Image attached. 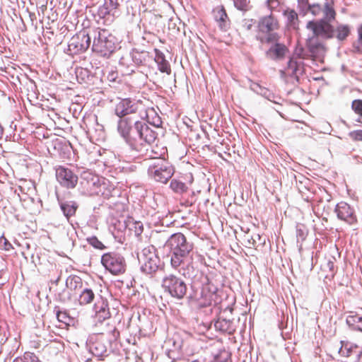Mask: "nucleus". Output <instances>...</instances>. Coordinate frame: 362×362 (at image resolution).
<instances>
[{
	"label": "nucleus",
	"instance_id": "nucleus-1",
	"mask_svg": "<svg viewBox=\"0 0 362 362\" xmlns=\"http://www.w3.org/2000/svg\"><path fill=\"white\" fill-rule=\"evenodd\" d=\"M165 246L169 251L171 267L192 281L189 300L202 308L217 304L220 301L218 288L199 270V264L195 260L197 255L194 251V243L182 233H176L168 238Z\"/></svg>",
	"mask_w": 362,
	"mask_h": 362
},
{
	"label": "nucleus",
	"instance_id": "nucleus-2",
	"mask_svg": "<svg viewBox=\"0 0 362 362\" xmlns=\"http://www.w3.org/2000/svg\"><path fill=\"white\" fill-rule=\"evenodd\" d=\"M138 109V102L129 98L121 99L114 109L117 117V132L128 146L130 159L146 155L148 146L158 136L157 132L134 115Z\"/></svg>",
	"mask_w": 362,
	"mask_h": 362
},
{
	"label": "nucleus",
	"instance_id": "nucleus-3",
	"mask_svg": "<svg viewBox=\"0 0 362 362\" xmlns=\"http://www.w3.org/2000/svg\"><path fill=\"white\" fill-rule=\"evenodd\" d=\"M92 52L97 56L109 59L117 51L119 42L108 30L95 28L92 30Z\"/></svg>",
	"mask_w": 362,
	"mask_h": 362
},
{
	"label": "nucleus",
	"instance_id": "nucleus-4",
	"mask_svg": "<svg viewBox=\"0 0 362 362\" xmlns=\"http://www.w3.org/2000/svg\"><path fill=\"white\" fill-rule=\"evenodd\" d=\"M140 271L145 275L152 278L164 269V262L157 254L156 248L153 245L144 247L137 255Z\"/></svg>",
	"mask_w": 362,
	"mask_h": 362
},
{
	"label": "nucleus",
	"instance_id": "nucleus-5",
	"mask_svg": "<svg viewBox=\"0 0 362 362\" xmlns=\"http://www.w3.org/2000/svg\"><path fill=\"white\" fill-rule=\"evenodd\" d=\"M150 178L157 182L165 184L173 177L175 169L173 165L163 158H156L147 170Z\"/></svg>",
	"mask_w": 362,
	"mask_h": 362
},
{
	"label": "nucleus",
	"instance_id": "nucleus-6",
	"mask_svg": "<svg viewBox=\"0 0 362 362\" xmlns=\"http://www.w3.org/2000/svg\"><path fill=\"white\" fill-rule=\"evenodd\" d=\"M161 286L165 293L178 300L186 296L188 290L185 281L181 277L173 274L163 277Z\"/></svg>",
	"mask_w": 362,
	"mask_h": 362
},
{
	"label": "nucleus",
	"instance_id": "nucleus-7",
	"mask_svg": "<svg viewBox=\"0 0 362 362\" xmlns=\"http://www.w3.org/2000/svg\"><path fill=\"white\" fill-rule=\"evenodd\" d=\"M101 264L105 269L114 275L124 274L126 271V261L119 253L109 252L104 253L101 257Z\"/></svg>",
	"mask_w": 362,
	"mask_h": 362
},
{
	"label": "nucleus",
	"instance_id": "nucleus-8",
	"mask_svg": "<svg viewBox=\"0 0 362 362\" xmlns=\"http://www.w3.org/2000/svg\"><path fill=\"white\" fill-rule=\"evenodd\" d=\"M110 341L104 334H97L89 337L86 346L90 353L98 358H104L109 355L108 346Z\"/></svg>",
	"mask_w": 362,
	"mask_h": 362
},
{
	"label": "nucleus",
	"instance_id": "nucleus-9",
	"mask_svg": "<svg viewBox=\"0 0 362 362\" xmlns=\"http://www.w3.org/2000/svg\"><path fill=\"white\" fill-rule=\"evenodd\" d=\"M57 181L61 187L66 189H74L78 182V173L71 167L55 165L54 167Z\"/></svg>",
	"mask_w": 362,
	"mask_h": 362
},
{
	"label": "nucleus",
	"instance_id": "nucleus-10",
	"mask_svg": "<svg viewBox=\"0 0 362 362\" xmlns=\"http://www.w3.org/2000/svg\"><path fill=\"white\" fill-rule=\"evenodd\" d=\"M91 37L86 30H81L71 37L65 51L69 55H76L85 52L90 47Z\"/></svg>",
	"mask_w": 362,
	"mask_h": 362
},
{
	"label": "nucleus",
	"instance_id": "nucleus-11",
	"mask_svg": "<svg viewBox=\"0 0 362 362\" xmlns=\"http://www.w3.org/2000/svg\"><path fill=\"white\" fill-rule=\"evenodd\" d=\"M78 191L81 195H92L96 192L99 185V178L90 170L81 173L78 182Z\"/></svg>",
	"mask_w": 362,
	"mask_h": 362
},
{
	"label": "nucleus",
	"instance_id": "nucleus-12",
	"mask_svg": "<svg viewBox=\"0 0 362 362\" xmlns=\"http://www.w3.org/2000/svg\"><path fill=\"white\" fill-rule=\"evenodd\" d=\"M306 28L312 30L315 37L325 40L332 38L335 33L333 25L326 19L310 21L308 22Z\"/></svg>",
	"mask_w": 362,
	"mask_h": 362
},
{
	"label": "nucleus",
	"instance_id": "nucleus-13",
	"mask_svg": "<svg viewBox=\"0 0 362 362\" xmlns=\"http://www.w3.org/2000/svg\"><path fill=\"white\" fill-rule=\"evenodd\" d=\"M129 228L130 230L134 232L136 237H139L144 230V226L142 222L137 221H129L128 223L126 222L121 223L119 221L118 225L116 224L114 226V230L112 235L116 240L119 243H123L124 240V231L127 228Z\"/></svg>",
	"mask_w": 362,
	"mask_h": 362
},
{
	"label": "nucleus",
	"instance_id": "nucleus-14",
	"mask_svg": "<svg viewBox=\"0 0 362 362\" xmlns=\"http://www.w3.org/2000/svg\"><path fill=\"white\" fill-rule=\"evenodd\" d=\"M304 73L303 63L300 60L291 58L287 63V66L284 71H281L282 78L289 76L291 79L299 81V77Z\"/></svg>",
	"mask_w": 362,
	"mask_h": 362
},
{
	"label": "nucleus",
	"instance_id": "nucleus-15",
	"mask_svg": "<svg viewBox=\"0 0 362 362\" xmlns=\"http://www.w3.org/2000/svg\"><path fill=\"white\" fill-rule=\"evenodd\" d=\"M86 127L88 129L87 133L91 139L97 141L105 140V132L104 127L98 123V117L96 115L88 119Z\"/></svg>",
	"mask_w": 362,
	"mask_h": 362
},
{
	"label": "nucleus",
	"instance_id": "nucleus-16",
	"mask_svg": "<svg viewBox=\"0 0 362 362\" xmlns=\"http://www.w3.org/2000/svg\"><path fill=\"white\" fill-rule=\"evenodd\" d=\"M334 211L339 219L349 224H353L357 221L354 209L346 202H341L336 204Z\"/></svg>",
	"mask_w": 362,
	"mask_h": 362
},
{
	"label": "nucleus",
	"instance_id": "nucleus-17",
	"mask_svg": "<svg viewBox=\"0 0 362 362\" xmlns=\"http://www.w3.org/2000/svg\"><path fill=\"white\" fill-rule=\"evenodd\" d=\"M129 56L136 66H148L153 59V55L149 52L137 48H133L129 52Z\"/></svg>",
	"mask_w": 362,
	"mask_h": 362
},
{
	"label": "nucleus",
	"instance_id": "nucleus-18",
	"mask_svg": "<svg viewBox=\"0 0 362 362\" xmlns=\"http://www.w3.org/2000/svg\"><path fill=\"white\" fill-rule=\"evenodd\" d=\"M93 310L95 312V320L98 322H103L105 320L109 319L111 316L108 302L105 298L101 296L100 299L95 303Z\"/></svg>",
	"mask_w": 362,
	"mask_h": 362
},
{
	"label": "nucleus",
	"instance_id": "nucleus-19",
	"mask_svg": "<svg viewBox=\"0 0 362 362\" xmlns=\"http://www.w3.org/2000/svg\"><path fill=\"white\" fill-rule=\"evenodd\" d=\"M50 147L54 151L53 153L62 159L68 158L71 154V145L63 139H56L52 141Z\"/></svg>",
	"mask_w": 362,
	"mask_h": 362
},
{
	"label": "nucleus",
	"instance_id": "nucleus-20",
	"mask_svg": "<svg viewBox=\"0 0 362 362\" xmlns=\"http://www.w3.org/2000/svg\"><path fill=\"white\" fill-rule=\"evenodd\" d=\"M76 76L78 83L87 86H94L98 81V78L87 68H76Z\"/></svg>",
	"mask_w": 362,
	"mask_h": 362
},
{
	"label": "nucleus",
	"instance_id": "nucleus-21",
	"mask_svg": "<svg viewBox=\"0 0 362 362\" xmlns=\"http://www.w3.org/2000/svg\"><path fill=\"white\" fill-rule=\"evenodd\" d=\"M288 49L285 45L276 42L265 52V55L272 60H279L284 57Z\"/></svg>",
	"mask_w": 362,
	"mask_h": 362
},
{
	"label": "nucleus",
	"instance_id": "nucleus-22",
	"mask_svg": "<svg viewBox=\"0 0 362 362\" xmlns=\"http://www.w3.org/2000/svg\"><path fill=\"white\" fill-rule=\"evenodd\" d=\"M214 18L218 24V28L226 31L229 27V19L226 11L223 6L217 7L214 10Z\"/></svg>",
	"mask_w": 362,
	"mask_h": 362
},
{
	"label": "nucleus",
	"instance_id": "nucleus-23",
	"mask_svg": "<svg viewBox=\"0 0 362 362\" xmlns=\"http://www.w3.org/2000/svg\"><path fill=\"white\" fill-rule=\"evenodd\" d=\"M85 286L86 284L77 275H70L66 279V287L76 294H78Z\"/></svg>",
	"mask_w": 362,
	"mask_h": 362
},
{
	"label": "nucleus",
	"instance_id": "nucleus-24",
	"mask_svg": "<svg viewBox=\"0 0 362 362\" xmlns=\"http://www.w3.org/2000/svg\"><path fill=\"white\" fill-rule=\"evenodd\" d=\"M154 52L155 56H153V61L157 64L158 70L162 73L170 74L171 72L170 66L165 59V54L158 49H154Z\"/></svg>",
	"mask_w": 362,
	"mask_h": 362
},
{
	"label": "nucleus",
	"instance_id": "nucleus-25",
	"mask_svg": "<svg viewBox=\"0 0 362 362\" xmlns=\"http://www.w3.org/2000/svg\"><path fill=\"white\" fill-rule=\"evenodd\" d=\"M95 298V294L90 288L88 283L86 282V286L79 292L78 301L81 305H86L92 303Z\"/></svg>",
	"mask_w": 362,
	"mask_h": 362
},
{
	"label": "nucleus",
	"instance_id": "nucleus-26",
	"mask_svg": "<svg viewBox=\"0 0 362 362\" xmlns=\"http://www.w3.org/2000/svg\"><path fill=\"white\" fill-rule=\"evenodd\" d=\"M346 322L351 329L362 332V315L356 312H349Z\"/></svg>",
	"mask_w": 362,
	"mask_h": 362
},
{
	"label": "nucleus",
	"instance_id": "nucleus-27",
	"mask_svg": "<svg viewBox=\"0 0 362 362\" xmlns=\"http://www.w3.org/2000/svg\"><path fill=\"white\" fill-rule=\"evenodd\" d=\"M116 14L115 11L109 8V6H105V3L104 2L103 5L98 7L96 14H94V17L96 18L98 16L99 18L98 21L103 19V23H106L112 22Z\"/></svg>",
	"mask_w": 362,
	"mask_h": 362
},
{
	"label": "nucleus",
	"instance_id": "nucleus-28",
	"mask_svg": "<svg viewBox=\"0 0 362 362\" xmlns=\"http://www.w3.org/2000/svg\"><path fill=\"white\" fill-rule=\"evenodd\" d=\"M339 354L345 357H349L354 354L357 358H358L362 354V352L359 350V347L356 344L347 342L342 344L339 350Z\"/></svg>",
	"mask_w": 362,
	"mask_h": 362
},
{
	"label": "nucleus",
	"instance_id": "nucleus-29",
	"mask_svg": "<svg viewBox=\"0 0 362 362\" xmlns=\"http://www.w3.org/2000/svg\"><path fill=\"white\" fill-rule=\"evenodd\" d=\"M233 324V322L230 320L218 317L214 322V327L217 331L231 334L235 331Z\"/></svg>",
	"mask_w": 362,
	"mask_h": 362
},
{
	"label": "nucleus",
	"instance_id": "nucleus-30",
	"mask_svg": "<svg viewBox=\"0 0 362 362\" xmlns=\"http://www.w3.org/2000/svg\"><path fill=\"white\" fill-rule=\"evenodd\" d=\"M183 177L179 178H173L170 182V189L178 194H182L187 192L189 187L184 181Z\"/></svg>",
	"mask_w": 362,
	"mask_h": 362
},
{
	"label": "nucleus",
	"instance_id": "nucleus-31",
	"mask_svg": "<svg viewBox=\"0 0 362 362\" xmlns=\"http://www.w3.org/2000/svg\"><path fill=\"white\" fill-rule=\"evenodd\" d=\"M59 206L63 214L68 220L75 215L78 209V204L73 201L59 202Z\"/></svg>",
	"mask_w": 362,
	"mask_h": 362
},
{
	"label": "nucleus",
	"instance_id": "nucleus-32",
	"mask_svg": "<svg viewBox=\"0 0 362 362\" xmlns=\"http://www.w3.org/2000/svg\"><path fill=\"white\" fill-rule=\"evenodd\" d=\"M306 46L312 54H318L323 49V45L319 42L318 37L313 35L308 38Z\"/></svg>",
	"mask_w": 362,
	"mask_h": 362
},
{
	"label": "nucleus",
	"instance_id": "nucleus-33",
	"mask_svg": "<svg viewBox=\"0 0 362 362\" xmlns=\"http://www.w3.org/2000/svg\"><path fill=\"white\" fill-rule=\"evenodd\" d=\"M284 16L286 18L287 25L293 28H296L298 25V17L297 13L293 9H287L284 11Z\"/></svg>",
	"mask_w": 362,
	"mask_h": 362
},
{
	"label": "nucleus",
	"instance_id": "nucleus-34",
	"mask_svg": "<svg viewBox=\"0 0 362 362\" xmlns=\"http://www.w3.org/2000/svg\"><path fill=\"white\" fill-rule=\"evenodd\" d=\"M146 121L149 124L156 128L160 127L162 124L160 117L153 109L148 110L146 112Z\"/></svg>",
	"mask_w": 362,
	"mask_h": 362
},
{
	"label": "nucleus",
	"instance_id": "nucleus-35",
	"mask_svg": "<svg viewBox=\"0 0 362 362\" xmlns=\"http://www.w3.org/2000/svg\"><path fill=\"white\" fill-rule=\"evenodd\" d=\"M259 28L263 33H269L274 29V18L271 16L262 18L259 23Z\"/></svg>",
	"mask_w": 362,
	"mask_h": 362
},
{
	"label": "nucleus",
	"instance_id": "nucleus-36",
	"mask_svg": "<svg viewBox=\"0 0 362 362\" xmlns=\"http://www.w3.org/2000/svg\"><path fill=\"white\" fill-rule=\"evenodd\" d=\"M54 311L56 312V316L59 322L65 325H69L71 322L72 319L66 310H60L59 308L56 306Z\"/></svg>",
	"mask_w": 362,
	"mask_h": 362
},
{
	"label": "nucleus",
	"instance_id": "nucleus-37",
	"mask_svg": "<svg viewBox=\"0 0 362 362\" xmlns=\"http://www.w3.org/2000/svg\"><path fill=\"white\" fill-rule=\"evenodd\" d=\"M337 38L339 41L345 40L350 33L349 27L346 25H340L337 28Z\"/></svg>",
	"mask_w": 362,
	"mask_h": 362
},
{
	"label": "nucleus",
	"instance_id": "nucleus-38",
	"mask_svg": "<svg viewBox=\"0 0 362 362\" xmlns=\"http://www.w3.org/2000/svg\"><path fill=\"white\" fill-rule=\"evenodd\" d=\"M324 17L322 19H326L328 22L331 23L335 18L336 13L334 8L329 5V3L325 4Z\"/></svg>",
	"mask_w": 362,
	"mask_h": 362
},
{
	"label": "nucleus",
	"instance_id": "nucleus-39",
	"mask_svg": "<svg viewBox=\"0 0 362 362\" xmlns=\"http://www.w3.org/2000/svg\"><path fill=\"white\" fill-rule=\"evenodd\" d=\"M335 262L336 258L333 256L329 257L327 259L326 263L324 265L325 269H327L329 272V274H327L328 276H330L331 277H334L336 272H337V267H335Z\"/></svg>",
	"mask_w": 362,
	"mask_h": 362
},
{
	"label": "nucleus",
	"instance_id": "nucleus-40",
	"mask_svg": "<svg viewBox=\"0 0 362 362\" xmlns=\"http://www.w3.org/2000/svg\"><path fill=\"white\" fill-rule=\"evenodd\" d=\"M173 346L174 349L173 350H169L168 351V356L170 358L173 359V361L177 358L180 356V351L182 349V342L181 341H173Z\"/></svg>",
	"mask_w": 362,
	"mask_h": 362
},
{
	"label": "nucleus",
	"instance_id": "nucleus-41",
	"mask_svg": "<svg viewBox=\"0 0 362 362\" xmlns=\"http://www.w3.org/2000/svg\"><path fill=\"white\" fill-rule=\"evenodd\" d=\"M308 235V230L303 225H298L296 227L297 243H303Z\"/></svg>",
	"mask_w": 362,
	"mask_h": 362
},
{
	"label": "nucleus",
	"instance_id": "nucleus-42",
	"mask_svg": "<svg viewBox=\"0 0 362 362\" xmlns=\"http://www.w3.org/2000/svg\"><path fill=\"white\" fill-rule=\"evenodd\" d=\"M86 240L88 243L95 249L103 250L106 248L105 245L96 236L93 235L87 238Z\"/></svg>",
	"mask_w": 362,
	"mask_h": 362
},
{
	"label": "nucleus",
	"instance_id": "nucleus-43",
	"mask_svg": "<svg viewBox=\"0 0 362 362\" xmlns=\"http://www.w3.org/2000/svg\"><path fill=\"white\" fill-rule=\"evenodd\" d=\"M234 6L239 11H247L250 10V1L247 0H232Z\"/></svg>",
	"mask_w": 362,
	"mask_h": 362
},
{
	"label": "nucleus",
	"instance_id": "nucleus-44",
	"mask_svg": "<svg viewBox=\"0 0 362 362\" xmlns=\"http://www.w3.org/2000/svg\"><path fill=\"white\" fill-rule=\"evenodd\" d=\"M351 107L356 114L361 116V118H358L356 121L362 122V100H354L352 102Z\"/></svg>",
	"mask_w": 362,
	"mask_h": 362
},
{
	"label": "nucleus",
	"instance_id": "nucleus-45",
	"mask_svg": "<svg viewBox=\"0 0 362 362\" xmlns=\"http://www.w3.org/2000/svg\"><path fill=\"white\" fill-rule=\"evenodd\" d=\"M124 1V0H105V6H109L110 9H112L117 14L118 13V9L121 5V4Z\"/></svg>",
	"mask_w": 362,
	"mask_h": 362
},
{
	"label": "nucleus",
	"instance_id": "nucleus-46",
	"mask_svg": "<svg viewBox=\"0 0 362 362\" xmlns=\"http://www.w3.org/2000/svg\"><path fill=\"white\" fill-rule=\"evenodd\" d=\"M310 5L308 0H298V7L300 13L303 16H305L308 12Z\"/></svg>",
	"mask_w": 362,
	"mask_h": 362
},
{
	"label": "nucleus",
	"instance_id": "nucleus-47",
	"mask_svg": "<svg viewBox=\"0 0 362 362\" xmlns=\"http://www.w3.org/2000/svg\"><path fill=\"white\" fill-rule=\"evenodd\" d=\"M13 249L12 244L4 237V235L0 236V250L7 252Z\"/></svg>",
	"mask_w": 362,
	"mask_h": 362
},
{
	"label": "nucleus",
	"instance_id": "nucleus-48",
	"mask_svg": "<svg viewBox=\"0 0 362 362\" xmlns=\"http://www.w3.org/2000/svg\"><path fill=\"white\" fill-rule=\"evenodd\" d=\"M24 362H41L39 358L32 352H25L21 357Z\"/></svg>",
	"mask_w": 362,
	"mask_h": 362
},
{
	"label": "nucleus",
	"instance_id": "nucleus-49",
	"mask_svg": "<svg viewBox=\"0 0 362 362\" xmlns=\"http://www.w3.org/2000/svg\"><path fill=\"white\" fill-rule=\"evenodd\" d=\"M358 42L357 44H354V47L356 52L362 54V24L359 26L358 29Z\"/></svg>",
	"mask_w": 362,
	"mask_h": 362
},
{
	"label": "nucleus",
	"instance_id": "nucleus-50",
	"mask_svg": "<svg viewBox=\"0 0 362 362\" xmlns=\"http://www.w3.org/2000/svg\"><path fill=\"white\" fill-rule=\"evenodd\" d=\"M308 11H310L314 16H318L322 11V7L318 4H311Z\"/></svg>",
	"mask_w": 362,
	"mask_h": 362
},
{
	"label": "nucleus",
	"instance_id": "nucleus-51",
	"mask_svg": "<svg viewBox=\"0 0 362 362\" xmlns=\"http://www.w3.org/2000/svg\"><path fill=\"white\" fill-rule=\"evenodd\" d=\"M349 136L354 141H362V130H354L349 133Z\"/></svg>",
	"mask_w": 362,
	"mask_h": 362
},
{
	"label": "nucleus",
	"instance_id": "nucleus-52",
	"mask_svg": "<svg viewBox=\"0 0 362 362\" xmlns=\"http://www.w3.org/2000/svg\"><path fill=\"white\" fill-rule=\"evenodd\" d=\"M264 87L260 86L259 83H256V82H254V81H250V88L255 93H256L257 94H259L261 93L262 92V90Z\"/></svg>",
	"mask_w": 362,
	"mask_h": 362
},
{
	"label": "nucleus",
	"instance_id": "nucleus-53",
	"mask_svg": "<svg viewBox=\"0 0 362 362\" xmlns=\"http://www.w3.org/2000/svg\"><path fill=\"white\" fill-rule=\"evenodd\" d=\"M118 78V73L117 71L111 69L108 71V74L107 75V79L110 82H116L117 79Z\"/></svg>",
	"mask_w": 362,
	"mask_h": 362
},
{
	"label": "nucleus",
	"instance_id": "nucleus-54",
	"mask_svg": "<svg viewBox=\"0 0 362 362\" xmlns=\"http://www.w3.org/2000/svg\"><path fill=\"white\" fill-rule=\"evenodd\" d=\"M266 99H267L268 100L273 102L276 104H279V100H281V98H279V96H277L274 93H273L272 91H270L269 93H268V95L266 98Z\"/></svg>",
	"mask_w": 362,
	"mask_h": 362
},
{
	"label": "nucleus",
	"instance_id": "nucleus-55",
	"mask_svg": "<svg viewBox=\"0 0 362 362\" xmlns=\"http://www.w3.org/2000/svg\"><path fill=\"white\" fill-rule=\"evenodd\" d=\"M65 291H66L64 289L62 293H59V295H58V298L62 302H65L67 300H70V298H71V296L69 293H68L66 296H64Z\"/></svg>",
	"mask_w": 362,
	"mask_h": 362
},
{
	"label": "nucleus",
	"instance_id": "nucleus-56",
	"mask_svg": "<svg viewBox=\"0 0 362 362\" xmlns=\"http://www.w3.org/2000/svg\"><path fill=\"white\" fill-rule=\"evenodd\" d=\"M276 35L274 34V33H270L267 37V39H266V42L269 43V42H276Z\"/></svg>",
	"mask_w": 362,
	"mask_h": 362
},
{
	"label": "nucleus",
	"instance_id": "nucleus-57",
	"mask_svg": "<svg viewBox=\"0 0 362 362\" xmlns=\"http://www.w3.org/2000/svg\"><path fill=\"white\" fill-rule=\"evenodd\" d=\"M262 237L259 234H255L254 236L252 237V245L253 247H258V245H256L257 240H261Z\"/></svg>",
	"mask_w": 362,
	"mask_h": 362
},
{
	"label": "nucleus",
	"instance_id": "nucleus-58",
	"mask_svg": "<svg viewBox=\"0 0 362 362\" xmlns=\"http://www.w3.org/2000/svg\"><path fill=\"white\" fill-rule=\"evenodd\" d=\"M112 335V339L116 340L119 337V332L114 327V329L110 332Z\"/></svg>",
	"mask_w": 362,
	"mask_h": 362
},
{
	"label": "nucleus",
	"instance_id": "nucleus-59",
	"mask_svg": "<svg viewBox=\"0 0 362 362\" xmlns=\"http://www.w3.org/2000/svg\"><path fill=\"white\" fill-rule=\"evenodd\" d=\"M269 92H270V90L269 89L264 87L262 90L261 93H259V95L266 98L268 95V93H269Z\"/></svg>",
	"mask_w": 362,
	"mask_h": 362
},
{
	"label": "nucleus",
	"instance_id": "nucleus-60",
	"mask_svg": "<svg viewBox=\"0 0 362 362\" xmlns=\"http://www.w3.org/2000/svg\"><path fill=\"white\" fill-rule=\"evenodd\" d=\"M267 3L268 6L273 7L274 4L278 5V0H267Z\"/></svg>",
	"mask_w": 362,
	"mask_h": 362
},
{
	"label": "nucleus",
	"instance_id": "nucleus-61",
	"mask_svg": "<svg viewBox=\"0 0 362 362\" xmlns=\"http://www.w3.org/2000/svg\"><path fill=\"white\" fill-rule=\"evenodd\" d=\"M3 134H4V129L1 126V124H0V139L2 138Z\"/></svg>",
	"mask_w": 362,
	"mask_h": 362
},
{
	"label": "nucleus",
	"instance_id": "nucleus-62",
	"mask_svg": "<svg viewBox=\"0 0 362 362\" xmlns=\"http://www.w3.org/2000/svg\"><path fill=\"white\" fill-rule=\"evenodd\" d=\"M13 362H24L21 357L16 358Z\"/></svg>",
	"mask_w": 362,
	"mask_h": 362
},
{
	"label": "nucleus",
	"instance_id": "nucleus-63",
	"mask_svg": "<svg viewBox=\"0 0 362 362\" xmlns=\"http://www.w3.org/2000/svg\"><path fill=\"white\" fill-rule=\"evenodd\" d=\"M60 281V276H59L54 281H53V284H54L55 285H57L59 284Z\"/></svg>",
	"mask_w": 362,
	"mask_h": 362
},
{
	"label": "nucleus",
	"instance_id": "nucleus-64",
	"mask_svg": "<svg viewBox=\"0 0 362 362\" xmlns=\"http://www.w3.org/2000/svg\"><path fill=\"white\" fill-rule=\"evenodd\" d=\"M125 59L124 57H122L120 59H119V64L121 65H124L125 64V62H124Z\"/></svg>",
	"mask_w": 362,
	"mask_h": 362
}]
</instances>
